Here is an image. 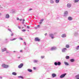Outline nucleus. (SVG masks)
I'll return each mask as SVG.
<instances>
[{"label":"nucleus","instance_id":"nucleus-1","mask_svg":"<svg viewBox=\"0 0 79 79\" xmlns=\"http://www.w3.org/2000/svg\"><path fill=\"white\" fill-rule=\"evenodd\" d=\"M2 66L4 68H8L9 67L8 65H6L5 64H2Z\"/></svg>","mask_w":79,"mask_h":79},{"label":"nucleus","instance_id":"nucleus-2","mask_svg":"<svg viewBox=\"0 0 79 79\" xmlns=\"http://www.w3.org/2000/svg\"><path fill=\"white\" fill-rule=\"evenodd\" d=\"M66 74H67L66 73H65L61 75V76H60V78L61 79H63V78L64 77H65V76H66Z\"/></svg>","mask_w":79,"mask_h":79},{"label":"nucleus","instance_id":"nucleus-3","mask_svg":"<svg viewBox=\"0 0 79 79\" xmlns=\"http://www.w3.org/2000/svg\"><path fill=\"white\" fill-rule=\"evenodd\" d=\"M34 40L35 42H40V39L38 37H36L35 38Z\"/></svg>","mask_w":79,"mask_h":79},{"label":"nucleus","instance_id":"nucleus-4","mask_svg":"<svg viewBox=\"0 0 79 79\" xmlns=\"http://www.w3.org/2000/svg\"><path fill=\"white\" fill-rule=\"evenodd\" d=\"M49 36L50 37H51V39H54V35H53L51 33L49 34Z\"/></svg>","mask_w":79,"mask_h":79},{"label":"nucleus","instance_id":"nucleus-5","mask_svg":"<svg viewBox=\"0 0 79 79\" xmlns=\"http://www.w3.org/2000/svg\"><path fill=\"white\" fill-rule=\"evenodd\" d=\"M54 64L55 66H60V61L54 62Z\"/></svg>","mask_w":79,"mask_h":79},{"label":"nucleus","instance_id":"nucleus-6","mask_svg":"<svg viewBox=\"0 0 79 79\" xmlns=\"http://www.w3.org/2000/svg\"><path fill=\"white\" fill-rule=\"evenodd\" d=\"M68 15V12L67 11H65L64 12V16H66Z\"/></svg>","mask_w":79,"mask_h":79},{"label":"nucleus","instance_id":"nucleus-7","mask_svg":"<svg viewBox=\"0 0 79 79\" xmlns=\"http://www.w3.org/2000/svg\"><path fill=\"white\" fill-rule=\"evenodd\" d=\"M57 49V48L56 47H52L51 48V50H52V51H53V50H56Z\"/></svg>","mask_w":79,"mask_h":79},{"label":"nucleus","instance_id":"nucleus-8","mask_svg":"<svg viewBox=\"0 0 79 79\" xmlns=\"http://www.w3.org/2000/svg\"><path fill=\"white\" fill-rule=\"evenodd\" d=\"M66 50H67L66 48H64L62 49V52H66Z\"/></svg>","mask_w":79,"mask_h":79},{"label":"nucleus","instance_id":"nucleus-9","mask_svg":"<svg viewBox=\"0 0 79 79\" xmlns=\"http://www.w3.org/2000/svg\"><path fill=\"white\" fill-rule=\"evenodd\" d=\"M23 66H24V64L23 63H21L18 66V67L19 68H22Z\"/></svg>","mask_w":79,"mask_h":79},{"label":"nucleus","instance_id":"nucleus-10","mask_svg":"<svg viewBox=\"0 0 79 79\" xmlns=\"http://www.w3.org/2000/svg\"><path fill=\"white\" fill-rule=\"evenodd\" d=\"M2 52H4L5 51H6V52H7V49L6 48H2Z\"/></svg>","mask_w":79,"mask_h":79},{"label":"nucleus","instance_id":"nucleus-11","mask_svg":"<svg viewBox=\"0 0 79 79\" xmlns=\"http://www.w3.org/2000/svg\"><path fill=\"white\" fill-rule=\"evenodd\" d=\"M71 4L69 3L67 5V8H71Z\"/></svg>","mask_w":79,"mask_h":79},{"label":"nucleus","instance_id":"nucleus-12","mask_svg":"<svg viewBox=\"0 0 79 79\" xmlns=\"http://www.w3.org/2000/svg\"><path fill=\"white\" fill-rule=\"evenodd\" d=\"M62 37L64 38L66 37V35L65 34H63L61 35Z\"/></svg>","mask_w":79,"mask_h":79},{"label":"nucleus","instance_id":"nucleus-13","mask_svg":"<svg viewBox=\"0 0 79 79\" xmlns=\"http://www.w3.org/2000/svg\"><path fill=\"white\" fill-rule=\"evenodd\" d=\"M33 62L34 63H37L39 62V60H33Z\"/></svg>","mask_w":79,"mask_h":79},{"label":"nucleus","instance_id":"nucleus-14","mask_svg":"<svg viewBox=\"0 0 79 79\" xmlns=\"http://www.w3.org/2000/svg\"><path fill=\"white\" fill-rule=\"evenodd\" d=\"M52 77H56V75L55 73H52Z\"/></svg>","mask_w":79,"mask_h":79},{"label":"nucleus","instance_id":"nucleus-15","mask_svg":"<svg viewBox=\"0 0 79 79\" xmlns=\"http://www.w3.org/2000/svg\"><path fill=\"white\" fill-rule=\"evenodd\" d=\"M68 19L69 21H72L73 20V18L71 17H68Z\"/></svg>","mask_w":79,"mask_h":79},{"label":"nucleus","instance_id":"nucleus-16","mask_svg":"<svg viewBox=\"0 0 79 79\" xmlns=\"http://www.w3.org/2000/svg\"><path fill=\"white\" fill-rule=\"evenodd\" d=\"M6 18H10V15H9V14H7L6 15V17H5Z\"/></svg>","mask_w":79,"mask_h":79},{"label":"nucleus","instance_id":"nucleus-17","mask_svg":"<svg viewBox=\"0 0 79 79\" xmlns=\"http://www.w3.org/2000/svg\"><path fill=\"white\" fill-rule=\"evenodd\" d=\"M27 71L30 73H32V70L31 69H28L27 70Z\"/></svg>","mask_w":79,"mask_h":79},{"label":"nucleus","instance_id":"nucleus-18","mask_svg":"<svg viewBox=\"0 0 79 79\" xmlns=\"http://www.w3.org/2000/svg\"><path fill=\"white\" fill-rule=\"evenodd\" d=\"M75 61V60L74 59H71L70 60V61L71 62H74Z\"/></svg>","mask_w":79,"mask_h":79},{"label":"nucleus","instance_id":"nucleus-19","mask_svg":"<svg viewBox=\"0 0 79 79\" xmlns=\"http://www.w3.org/2000/svg\"><path fill=\"white\" fill-rule=\"evenodd\" d=\"M64 64H65V65L66 66H68L69 65V64L66 62H64Z\"/></svg>","mask_w":79,"mask_h":79},{"label":"nucleus","instance_id":"nucleus-20","mask_svg":"<svg viewBox=\"0 0 79 79\" xmlns=\"http://www.w3.org/2000/svg\"><path fill=\"white\" fill-rule=\"evenodd\" d=\"M74 36H77V35H78V33L77 32H75L74 33Z\"/></svg>","mask_w":79,"mask_h":79},{"label":"nucleus","instance_id":"nucleus-21","mask_svg":"<svg viewBox=\"0 0 79 79\" xmlns=\"http://www.w3.org/2000/svg\"><path fill=\"white\" fill-rule=\"evenodd\" d=\"M12 74V75H14V76H16L17 75V73L15 72H13Z\"/></svg>","mask_w":79,"mask_h":79},{"label":"nucleus","instance_id":"nucleus-22","mask_svg":"<svg viewBox=\"0 0 79 79\" xmlns=\"http://www.w3.org/2000/svg\"><path fill=\"white\" fill-rule=\"evenodd\" d=\"M69 58H70V57L68 56H67L65 57V58L66 59V60H68L69 59Z\"/></svg>","mask_w":79,"mask_h":79},{"label":"nucleus","instance_id":"nucleus-23","mask_svg":"<svg viewBox=\"0 0 79 79\" xmlns=\"http://www.w3.org/2000/svg\"><path fill=\"white\" fill-rule=\"evenodd\" d=\"M77 79H79V75H77L75 76Z\"/></svg>","mask_w":79,"mask_h":79},{"label":"nucleus","instance_id":"nucleus-24","mask_svg":"<svg viewBox=\"0 0 79 79\" xmlns=\"http://www.w3.org/2000/svg\"><path fill=\"white\" fill-rule=\"evenodd\" d=\"M65 47L67 48H69V44H66L65 46Z\"/></svg>","mask_w":79,"mask_h":79},{"label":"nucleus","instance_id":"nucleus-25","mask_svg":"<svg viewBox=\"0 0 79 79\" xmlns=\"http://www.w3.org/2000/svg\"><path fill=\"white\" fill-rule=\"evenodd\" d=\"M8 39L7 38L5 39V43H7V42H8Z\"/></svg>","mask_w":79,"mask_h":79},{"label":"nucleus","instance_id":"nucleus-26","mask_svg":"<svg viewBox=\"0 0 79 79\" xmlns=\"http://www.w3.org/2000/svg\"><path fill=\"white\" fill-rule=\"evenodd\" d=\"M18 77L19 78H21V79H24V77H23L22 76H18Z\"/></svg>","mask_w":79,"mask_h":79},{"label":"nucleus","instance_id":"nucleus-27","mask_svg":"<svg viewBox=\"0 0 79 79\" xmlns=\"http://www.w3.org/2000/svg\"><path fill=\"white\" fill-rule=\"evenodd\" d=\"M17 39V38H14L12 39H10V41H13V40H16V39Z\"/></svg>","mask_w":79,"mask_h":79},{"label":"nucleus","instance_id":"nucleus-28","mask_svg":"<svg viewBox=\"0 0 79 79\" xmlns=\"http://www.w3.org/2000/svg\"><path fill=\"white\" fill-rule=\"evenodd\" d=\"M79 0H74V2L75 3H77L79 2Z\"/></svg>","mask_w":79,"mask_h":79},{"label":"nucleus","instance_id":"nucleus-29","mask_svg":"<svg viewBox=\"0 0 79 79\" xmlns=\"http://www.w3.org/2000/svg\"><path fill=\"white\" fill-rule=\"evenodd\" d=\"M76 50H79V45L77 46L76 48Z\"/></svg>","mask_w":79,"mask_h":79},{"label":"nucleus","instance_id":"nucleus-30","mask_svg":"<svg viewBox=\"0 0 79 79\" xmlns=\"http://www.w3.org/2000/svg\"><path fill=\"white\" fill-rule=\"evenodd\" d=\"M60 0H56V3H59V1Z\"/></svg>","mask_w":79,"mask_h":79},{"label":"nucleus","instance_id":"nucleus-31","mask_svg":"<svg viewBox=\"0 0 79 79\" xmlns=\"http://www.w3.org/2000/svg\"><path fill=\"white\" fill-rule=\"evenodd\" d=\"M50 1L51 3H54V2L53 0H51Z\"/></svg>","mask_w":79,"mask_h":79},{"label":"nucleus","instance_id":"nucleus-32","mask_svg":"<svg viewBox=\"0 0 79 79\" xmlns=\"http://www.w3.org/2000/svg\"><path fill=\"white\" fill-rule=\"evenodd\" d=\"M8 30L9 31H10V32H11V33H12V31L11 30V29H8Z\"/></svg>","mask_w":79,"mask_h":79},{"label":"nucleus","instance_id":"nucleus-33","mask_svg":"<svg viewBox=\"0 0 79 79\" xmlns=\"http://www.w3.org/2000/svg\"><path fill=\"white\" fill-rule=\"evenodd\" d=\"M26 31V29H23L22 30V32H25V31Z\"/></svg>","mask_w":79,"mask_h":79},{"label":"nucleus","instance_id":"nucleus-34","mask_svg":"<svg viewBox=\"0 0 79 79\" xmlns=\"http://www.w3.org/2000/svg\"><path fill=\"white\" fill-rule=\"evenodd\" d=\"M41 58L42 59H43V58H45V56H41Z\"/></svg>","mask_w":79,"mask_h":79},{"label":"nucleus","instance_id":"nucleus-35","mask_svg":"<svg viewBox=\"0 0 79 79\" xmlns=\"http://www.w3.org/2000/svg\"><path fill=\"white\" fill-rule=\"evenodd\" d=\"M19 39L20 40H23V39L22 38H19Z\"/></svg>","mask_w":79,"mask_h":79},{"label":"nucleus","instance_id":"nucleus-36","mask_svg":"<svg viewBox=\"0 0 79 79\" xmlns=\"http://www.w3.org/2000/svg\"><path fill=\"white\" fill-rule=\"evenodd\" d=\"M44 21V19H41L40 20V22H42Z\"/></svg>","mask_w":79,"mask_h":79},{"label":"nucleus","instance_id":"nucleus-37","mask_svg":"<svg viewBox=\"0 0 79 79\" xmlns=\"http://www.w3.org/2000/svg\"><path fill=\"white\" fill-rule=\"evenodd\" d=\"M23 44L24 45H26V43L25 42H24Z\"/></svg>","mask_w":79,"mask_h":79},{"label":"nucleus","instance_id":"nucleus-38","mask_svg":"<svg viewBox=\"0 0 79 79\" xmlns=\"http://www.w3.org/2000/svg\"><path fill=\"white\" fill-rule=\"evenodd\" d=\"M6 53H9V51H8V50H7V51H6Z\"/></svg>","mask_w":79,"mask_h":79},{"label":"nucleus","instance_id":"nucleus-39","mask_svg":"<svg viewBox=\"0 0 79 79\" xmlns=\"http://www.w3.org/2000/svg\"><path fill=\"white\" fill-rule=\"evenodd\" d=\"M27 29H29V28H30V27L29 26H27Z\"/></svg>","mask_w":79,"mask_h":79},{"label":"nucleus","instance_id":"nucleus-40","mask_svg":"<svg viewBox=\"0 0 79 79\" xmlns=\"http://www.w3.org/2000/svg\"><path fill=\"white\" fill-rule=\"evenodd\" d=\"M33 69L34 70H35V69H36V68H35V67H33Z\"/></svg>","mask_w":79,"mask_h":79},{"label":"nucleus","instance_id":"nucleus-41","mask_svg":"<svg viewBox=\"0 0 79 79\" xmlns=\"http://www.w3.org/2000/svg\"><path fill=\"white\" fill-rule=\"evenodd\" d=\"M26 48H27L26 47L24 48V50H26Z\"/></svg>","mask_w":79,"mask_h":79},{"label":"nucleus","instance_id":"nucleus-42","mask_svg":"<svg viewBox=\"0 0 79 79\" xmlns=\"http://www.w3.org/2000/svg\"><path fill=\"white\" fill-rule=\"evenodd\" d=\"M32 10V9L31 8L29 9V11H31V10Z\"/></svg>","mask_w":79,"mask_h":79},{"label":"nucleus","instance_id":"nucleus-43","mask_svg":"<svg viewBox=\"0 0 79 79\" xmlns=\"http://www.w3.org/2000/svg\"><path fill=\"white\" fill-rule=\"evenodd\" d=\"M17 20H18V21H19V18H17Z\"/></svg>","mask_w":79,"mask_h":79},{"label":"nucleus","instance_id":"nucleus-44","mask_svg":"<svg viewBox=\"0 0 79 79\" xmlns=\"http://www.w3.org/2000/svg\"><path fill=\"white\" fill-rule=\"evenodd\" d=\"M40 27V25H37V27Z\"/></svg>","mask_w":79,"mask_h":79},{"label":"nucleus","instance_id":"nucleus-45","mask_svg":"<svg viewBox=\"0 0 79 79\" xmlns=\"http://www.w3.org/2000/svg\"><path fill=\"white\" fill-rule=\"evenodd\" d=\"M13 35H14L13 33H12V34H11V36H13Z\"/></svg>","mask_w":79,"mask_h":79},{"label":"nucleus","instance_id":"nucleus-46","mask_svg":"<svg viewBox=\"0 0 79 79\" xmlns=\"http://www.w3.org/2000/svg\"><path fill=\"white\" fill-rule=\"evenodd\" d=\"M46 36V35H47V33H45V34H44Z\"/></svg>","mask_w":79,"mask_h":79},{"label":"nucleus","instance_id":"nucleus-47","mask_svg":"<svg viewBox=\"0 0 79 79\" xmlns=\"http://www.w3.org/2000/svg\"><path fill=\"white\" fill-rule=\"evenodd\" d=\"M2 77H0V79H2Z\"/></svg>","mask_w":79,"mask_h":79},{"label":"nucleus","instance_id":"nucleus-48","mask_svg":"<svg viewBox=\"0 0 79 79\" xmlns=\"http://www.w3.org/2000/svg\"><path fill=\"white\" fill-rule=\"evenodd\" d=\"M18 28H19V29H21V27L19 26H18Z\"/></svg>","mask_w":79,"mask_h":79},{"label":"nucleus","instance_id":"nucleus-49","mask_svg":"<svg viewBox=\"0 0 79 79\" xmlns=\"http://www.w3.org/2000/svg\"><path fill=\"white\" fill-rule=\"evenodd\" d=\"M20 52H23V50H20Z\"/></svg>","mask_w":79,"mask_h":79},{"label":"nucleus","instance_id":"nucleus-50","mask_svg":"<svg viewBox=\"0 0 79 79\" xmlns=\"http://www.w3.org/2000/svg\"><path fill=\"white\" fill-rule=\"evenodd\" d=\"M22 19H20V21H22Z\"/></svg>","mask_w":79,"mask_h":79},{"label":"nucleus","instance_id":"nucleus-51","mask_svg":"<svg viewBox=\"0 0 79 79\" xmlns=\"http://www.w3.org/2000/svg\"><path fill=\"white\" fill-rule=\"evenodd\" d=\"M35 29H37V27H35Z\"/></svg>","mask_w":79,"mask_h":79},{"label":"nucleus","instance_id":"nucleus-52","mask_svg":"<svg viewBox=\"0 0 79 79\" xmlns=\"http://www.w3.org/2000/svg\"><path fill=\"white\" fill-rule=\"evenodd\" d=\"M24 21H25V20L24 19H23V21L24 22Z\"/></svg>","mask_w":79,"mask_h":79},{"label":"nucleus","instance_id":"nucleus-53","mask_svg":"<svg viewBox=\"0 0 79 79\" xmlns=\"http://www.w3.org/2000/svg\"><path fill=\"white\" fill-rule=\"evenodd\" d=\"M18 58L19 59V58H21V57H18Z\"/></svg>","mask_w":79,"mask_h":79},{"label":"nucleus","instance_id":"nucleus-54","mask_svg":"<svg viewBox=\"0 0 79 79\" xmlns=\"http://www.w3.org/2000/svg\"><path fill=\"white\" fill-rule=\"evenodd\" d=\"M40 24H42V22H40Z\"/></svg>","mask_w":79,"mask_h":79},{"label":"nucleus","instance_id":"nucleus-55","mask_svg":"<svg viewBox=\"0 0 79 79\" xmlns=\"http://www.w3.org/2000/svg\"><path fill=\"white\" fill-rule=\"evenodd\" d=\"M59 19V17H57V19Z\"/></svg>","mask_w":79,"mask_h":79},{"label":"nucleus","instance_id":"nucleus-56","mask_svg":"<svg viewBox=\"0 0 79 79\" xmlns=\"http://www.w3.org/2000/svg\"><path fill=\"white\" fill-rule=\"evenodd\" d=\"M1 15H2V13H0V16H1Z\"/></svg>","mask_w":79,"mask_h":79},{"label":"nucleus","instance_id":"nucleus-57","mask_svg":"<svg viewBox=\"0 0 79 79\" xmlns=\"http://www.w3.org/2000/svg\"><path fill=\"white\" fill-rule=\"evenodd\" d=\"M24 22H23L22 24H24Z\"/></svg>","mask_w":79,"mask_h":79},{"label":"nucleus","instance_id":"nucleus-58","mask_svg":"<svg viewBox=\"0 0 79 79\" xmlns=\"http://www.w3.org/2000/svg\"><path fill=\"white\" fill-rule=\"evenodd\" d=\"M24 26L25 27H26V26L25 25H24Z\"/></svg>","mask_w":79,"mask_h":79},{"label":"nucleus","instance_id":"nucleus-59","mask_svg":"<svg viewBox=\"0 0 79 79\" xmlns=\"http://www.w3.org/2000/svg\"><path fill=\"white\" fill-rule=\"evenodd\" d=\"M61 64V63L60 62V64Z\"/></svg>","mask_w":79,"mask_h":79},{"label":"nucleus","instance_id":"nucleus-60","mask_svg":"<svg viewBox=\"0 0 79 79\" xmlns=\"http://www.w3.org/2000/svg\"><path fill=\"white\" fill-rule=\"evenodd\" d=\"M22 29H23V28H24V27H22Z\"/></svg>","mask_w":79,"mask_h":79},{"label":"nucleus","instance_id":"nucleus-61","mask_svg":"<svg viewBox=\"0 0 79 79\" xmlns=\"http://www.w3.org/2000/svg\"><path fill=\"white\" fill-rule=\"evenodd\" d=\"M13 52H14V53H15V52H16L15 51H14Z\"/></svg>","mask_w":79,"mask_h":79},{"label":"nucleus","instance_id":"nucleus-62","mask_svg":"<svg viewBox=\"0 0 79 79\" xmlns=\"http://www.w3.org/2000/svg\"><path fill=\"white\" fill-rule=\"evenodd\" d=\"M27 31H28L29 32V30H28Z\"/></svg>","mask_w":79,"mask_h":79},{"label":"nucleus","instance_id":"nucleus-63","mask_svg":"<svg viewBox=\"0 0 79 79\" xmlns=\"http://www.w3.org/2000/svg\"><path fill=\"white\" fill-rule=\"evenodd\" d=\"M47 79H50V78H48Z\"/></svg>","mask_w":79,"mask_h":79},{"label":"nucleus","instance_id":"nucleus-64","mask_svg":"<svg viewBox=\"0 0 79 79\" xmlns=\"http://www.w3.org/2000/svg\"><path fill=\"white\" fill-rule=\"evenodd\" d=\"M1 6L0 5V7Z\"/></svg>","mask_w":79,"mask_h":79}]
</instances>
